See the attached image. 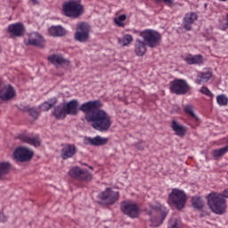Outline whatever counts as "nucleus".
Segmentation results:
<instances>
[{"label": "nucleus", "instance_id": "f257e3e1", "mask_svg": "<svg viewBox=\"0 0 228 228\" xmlns=\"http://www.w3.org/2000/svg\"><path fill=\"white\" fill-rule=\"evenodd\" d=\"M100 101H89L81 104L79 110L84 112L85 119L92 127L101 133L110 130L112 125L111 117L103 110H100Z\"/></svg>", "mask_w": 228, "mask_h": 228}, {"label": "nucleus", "instance_id": "f03ea898", "mask_svg": "<svg viewBox=\"0 0 228 228\" xmlns=\"http://www.w3.org/2000/svg\"><path fill=\"white\" fill-rule=\"evenodd\" d=\"M141 38H136L134 44V52L136 56L142 57L146 54L147 49L157 48L160 45L162 35L154 29H144L139 32Z\"/></svg>", "mask_w": 228, "mask_h": 228}, {"label": "nucleus", "instance_id": "7ed1b4c3", "mask_svg": "<svg viewBox=\"0 0 228 228\" xmlns=\"http://www.w3.org/2000/svg\"><path fill=\"white\" fill-rule=\"evenodd\" d=\"M145 212L152 227H159L168 215V209L163 207L161 203L149 205L146 207Z\"/></svg>", "mask_w": 228, "mask_h": 228}, {"label": "nucleus", "instance_id": "20e7f679", "mask_svg": "<svg viewBox=\"0 0 228 228\" xmlns=\"http://www.w3.org/2000/svg\"><path fill=\"white\" fill-rule=\"evenodd\" d=\"M208 205L216 215H223L226 211V200L218 192H210L208 196Z\"/></svg>", "mask_w": 228, "mask_h": 228}, {"label": "nucleus", "instance_id": "39448f33", "mask_svg": "<svg viewBox=\"0 0 228 228\" xmlns=\"http://www.w3.org/2000/svg\"><path fill=\"white\" fill-rule=\"evenodd\" d=\"M84 12V7L79 0H70L64 4V14L69 18L77 19Z\"/></svg>", "mask_w": 228, "mask_h": 228}, {"label": "nucleus", "instance_id": "423d86ee", "mask_svg": "<svg viewBox=\"0 0 228 228\" xmlns=\"http://www.w3.org/2000/svg\"><path fill=\"white\" fill-rule=\"evenodd\" d=\"M168 198L169 201H171L177 209L181 210L185 207L187 196L184 191H180V189H172Z\"/></svg>", "mask_w": 228, "mask_h": 228}, {"label": "nucleus", "instance_id": "0eeeda50", "mask_svg": "<svg viewBox=\"0 0 228 228\" xmlns=\"http://www.w3.org/2000/svg\"><path fill=\"white\" fill-rule=\"evenodd\" d=\"M90 27L86 23L77 25L74 34V39L79 43H86L90 38Z\"/></svg>", "mask_w": 228, "mask_h": 228}, {"label": "nucleus", "instance_id": "6e6552de", "mask_svg": "<svg viewBox=\"0 0 228 228\" xmlns=\"http://www.w3.org/2000/svg\"><path fill=\"white\" fill-rule=\"evenodd\" d=\"M121 211L131 218H137L141 210L134 201H123L121 203Z\"/></svg>", "mask_w": 228, "mask_h": 228}, {"label": "nucleus", "instance_id": "1a4fd4ad", "mask_svg": "<svg viewBox=\"0 0 228 228\" xmlns=\"http://www.w3.org/2000/svg\"><path fill=\"white\" fill-rule=\"evenodd\" d=\"M69 176L80 181H91L93 179V175L88 171L82 169L79 167H73L69 169Z\"/></svg>", "mask_w": 228, "mask_h": 228}, {"label": "nucleus", "instance_id": "9d476101", "mask_svg": "<svg viewBox=\"0 0 228 228\" xmlns=\"http://www.w3.org/2000/svg\"><path fill=\"white\" fill-rule=\"evenodd\" d=\"M99 198L107 205H112L118 202L119 199V192L112 191L110 187H107L101 194Z\"/></svg>", "mask_w": 228, "mask_h": 228}, {"label": "nucleus", "instance_id": "9b49d317", "mask_svg": "<svg viewBox=\"0 0 228 228\" xmlns=\"http://www.w3.org/2000/svg\"><path fill=\"white\" fill-rule=\"evenodd\" d=\"M189 85L183 79H175L171 82L170 91L177 95L186 94L189 92Z\"/></svg>", "mask_w": 228, "mask_h": 228}, {"label": "nucleus", "instance_id": "f8f14e48", "mask_svg": "<svg viewBox=\"0 0 228 228\" xmlns=\"http://www.w3.org/2000/svg\"><path fill=\"white\" fill-rule=\"evenodd\" d=\"M24 43L27 46H37L42 48L44 47L45 39L37 32H32L25 37Z\"/></svg>", "mask_w": 228, "mask_h": 228}, {"label": "nucleus", "instance_id": "ddd939ff", "mask_svg": "<svg viewBox=\"0 0 228 228\" xmlns=\"http://www.w3.org/2000/svg\"><path fill=\"white\" fill-rule=\"evenodd\" d=\"M33 151L26 147H20L14 151V159L20 162H26L32 159Z\"/></svg>", "mask_w": 228, "mask_h": 228}, {"label": "nucleus", "instance_id": "4468645a", "mask_svg": "<svg viewBox=\"0 0 228 228\" xmlns=\"http://www.w3.org/2000/svg\"><path fill=\"white\" fill-rule=\"evenodd\" d=\"M16 96V91L11 85L4 86L0 89V99L4 102H9Z\"/></svg>", "mask_w": 228, "mask_h": 228}, {"label": "nucleus", "instance_id": "2eb2a0df", "mask_svg": "<svg viewBox=\"0 0 228 228\" xmlns=\"http://www.w3.org/2000/svg\"><path fill=\"white\" fill-rule=\"evenodd\" d=\"M110 139L108 137H102L101 135H96L94 137H86L85 143L92 146H104L108 144Z\"/></svg>", "mask_w": 228, "mask_h": 228}, {"label": "nucleus", "instance_id": "dca6fc26", "mask_svg": "<svg viewBox=\"0 0 228 228\" xmlns=\"http://www.w3.org/2000/svg\"><path fill=\"white\" fill-rule=\"evenodd\" d=\"M198 20V14L191 12L185 14L183 17V28L186 31H191L192 25Z\"/></svg>", "mask_w": 228, "mask_h": 228}, {"label": "nucleus", "instance_id": "f3484780", "mask_svg": "<svg viewBox=\"0 0 228 228\" xmlns=\"http://www.w3.org/2000/svg\"><path fill=\"white\" fill-rule=\"evenodd\" d=\"M9 33L11 37H21L25 33L24 24L20 22L11 24L9 26Z\"/></svg>", "mask_w": 228, "mask_h": 228}, {"label": "nucleus", "instance_id": "a211bd4d", "mask_svg": "<svg viewBox=\"0 0 228 228\" xmlns=\"http://www.w3.org/2000/svg\"><path fill=\"white\" fill-rule=\"evenodd\" d=\"M48 61L55 66H69L70 62L61 54H52L48 56Z\"/></svg>", "mask_w": 228, "mask_h": 228}, {"label": "nucleus", "instance_id": "6ab92c4d", "mask_svg": "<svg viewBox=\"0 0 228 228\" xmlns=\"http://www.w3.org/2000/svg\"><path fill=\"white\" fill-rule=\"evenodd\" d=\"M77 153V147L74 144H66L61 150V157L62 159L73 158Z\"/></svg>", "mask_w": 228, "mask_h": 228}, {"label": "nucleus", "instance_id": "aec40b11", "mask_svg": "<svg viewBox=\"0 0 228 228\" xmlns=\"http://www.w3.org/2000/svg\"><path fill=\"white\" fill-rule=\"evenodd\" d=\"M213 77V73L210 69H205L204 71H200L197 75L196 83L198 85H202L210 80Z\"/></svg>", "mask_w": 228, "mask_h": 228}, {"label": "nucleus", "instance_id": "412c9836", "mask_svg": "<svg viewBox=\"0 0 228 228\" xmlns=\"http://www.w3.org/2000/svg\"><path fill=\"white\" fill-rule=\"evenodd\" d=\"M184 61L188 65H201L204 62V58L200 54H195V55L188 54L184 58Z\"/></svg>", "mask_w": 228, "mask_h": 228}, {"label": "nucleus", "instance_id": "4be33fe9", "mask_svg": "<svg viewBox=\"0 0 228 228\" xmlns=\"http://www.w3.org/2000/svg\"><path fill=\"white\" fill-rule=\"evenodd\" d=\"M64 109L66 110V113L68 115H77L78 109V101L71 100L66 103H63Z\"/></svg>", "mask_w": 228, "mask_h": 228}, {"label": "nucleus", "instance_id": "5701e85b", "mask_svg": "<svg viewBox=\"0 0 228 228\" xmlns=\"http://www.w3.org/2000/svg\"><path fill=\"white\" fill-rule=\"evenodd\" d=\"M171 128L177 136H184L186 134V126L180 125L176 120H173L171 123Z\"/></svg>", "mask_w": 228, "mask_h": 228}, {"label": "nucleus", "instance_id": "b1692460", "mask_svg": "<svg viewBox=\"0 0 228 228\" xmlns=\"http://www.w3.org/2000/svg\"><path fill=\"white\" fill-rule=\"evenodd\" d=\"M20 140H21L23 142L33 145L34 147H40L41 145V140L38 136L29 137L28 135L21 134L20 135Z\"/></svg>", "mask_w": 228, "mask_h": 228}, {"label": "nucleus", "instance_id": "393cba45", "mask_svg": "<svg viewBox=\"0 0 228 228\" xmlns=\"http://www.w3.org/2000/svg\"><path fill=\"white\" fill-rule=\"evenodd\" d=\"M48 33L52 37H61L66 35V30L62 26H52L48 28Z\"/></svg>", "mask_w": 228, "mask_h": 228}, {"label": "nucleus", "instance_id": "a878e982", "mask_svg": "<svg viewBox=\"0 0 228 228\" xmlns=\"http://www.w3.org/2000/svg\"><path fill=\"white\" fill-rule=\"evenodd\" d=\"M183 110L185 113H187L190 116V118L192 122L198 123L199 122V118L194 112V108L191 104L184 105Z\"/></svg>", "mask_w": 228, "mask_h": 228}, {"label": "nucleus", "instance_id": "bb28decb", "mask_svg": "<svg viewBox=\"0 0 228 228\" xmlns=\"http://www.w3.org/2000/svg\"><path fill=\"white\" fill-rule=\"evenodd\" d=\"M56 103L57 98L53 97L48 100V102L41 103V105H39V110H41V111H49L52 109V107H53Z\"/></svg>", "mask_w": 228, "mask_h": 228}, {"label": "nucleus", "instance_id": "cd10ccee", "mask_svg": "<svg viewBox=\"0 0 228 228\" xmlns=\"http://www.w3.org/2000/svg\"><path fill=\"white\" fill-rule=\"evenodd\" d=\"M66 115L67 110H65V104L62 103L55 107V110H53V116H55V118L61 119L64 118Z\"/></svg>", "mask_w": 228, "mask_h": 228}, {"label": "nucleus", "instance_id": "c85d7f7f", "mask_svg": "<svg viewBox=\"0 0 228 228\" xmlns=\"http://www.w3.org/2000/svg\"><path fill=\"white\" fill-rule=\"evenodd\" d=\"M12 165L8 161L0 162V176L7 175L10 172Z\"/></svg>", "mask_w": 228, "mask_h": 228}, {"label": "nucleus", "instance_id": "c756f323", "mask_svg": "<svg viewBox=\"0 0 228 228\" xmlns=\"http://www.w3.org/2000/svg\"><path fill=\"white\" fill-rule=\"evenodd\" d=\"M133 37L131 35H125L123 38H118V43L121 46H127L133 42Z\"/></svg>", "mask_w": 228, "mask_h": 228}, {"label": "nucleus", "instance_id": "7c9ffc66", "mask_svg": "<svg viewBox=\"0 0 228 228\" xmlns=\"http://www.w3.org/2000/svg\"><path fill=\"white\" fill-rule=\"evenodd\" d=\"M192 207L198 210H201L204 208V201L202 198H192Z\"/></svg>", "mask_w": 228, "mask_h": 228}, {"label": "nucleus", "instance_id": "2f4dec72", "mask_svg": "<svg viewBox=\"0 0 228 228\" xmlns=\"http://www.w3.org/2000/svg\"><path fill=\"white\" fill-rule=\"evenodd\" d=\"M183 223L180 219H176L175 217L169 219L167 228H182Z\"/></svg>", "mask_w": 228, "mask_h": 228}, {"label": "nucleus", "instance_id": "473e14b6", "mask_svg": "<svg viewBox=\"0 0 228 228\" xmlns=\"http://www.w3.org/2000/svg\"><path fill=\"white\" fill-rule=\"evenodd\" d=\"M126 20V15L121 14L114 19V23L118 28H124Z\"/></svg>", "mask_w": 228, "mask_h": 228}, {"label": "nucleus", "instance_id": "72a5a7b5", "mask_svg": "<svg viewBox=\"0 0 228 228\" xmlns=\"http://www.w3.org/2000/svg\"><path fill=\"white\" fill-rule=\"evenodd\" d=\"M216 102L221 107L227 106L228 105V96L224 94L217 95Z\"/></svg>", "mask_w": 228, "mask_h": 228}, {"label": "nucleus", "instance_id": "f704fd0d", "mask_svg": "<svg viewBox=\"0 0 228 228\" xmlns=\"http://www.w3.org/2000/svg\"><path fill=\"white\" fill-rule=\"evenodd\" d=\"M228 152V146L214 150L213 156L215 159H219L220 157L224 156L225 153Z\"/></svg>", "mask_w": 228, "mask_h": 228}, {"label": "nucleus", "instance_id": "c9c22d12", "mask_svg": "<svg viewBox=\"0 0 228 228\" xmlns=\"http://www.w3.org/2000/svg\"><path fill=\"white\" fill-rule=\"evenodd\" d=\"M28 115H30L32 118L37 119V118L39 117V111L37 108H28Z\"/></svg>", "mask_w": 228, "mask_h": 228}, {"label": "nucleus", "instance_id": "e433bc0d", "mask_svg": "<svg viewBox=\"0 0 228 228\" xmlns=\"http://www.w3.org/2000/svg\"><path fill=\"white\" fill-rule=\"evenodd\" d=\"M200 92L202 94H204V95H206V96H208V97H209V98H213V96H214L213 93H212V92L210 91V89H209L208 87H207V86H202V87L200 88Z\"/></svg>", "mask_w": 228, "mask_h": 228}, {"label": "nucleus", "instance_id": "4c0bfd02", "mask_svg": "<svg viewBox=\"0 0 228 228\" xmlns=\"http://www.w3.org/2000/svg\"><path fill=\"white\" fill-rule=\"evenodd\" d=\"M134 147L139 151H143L147 145L145 142H139L134 144Z\"/></svg>", "mask_w": 228, "mask_h": 228}, {"label": "nucleus", "instance_id": "58836bf2", "mask_svg": "<svg viewBox=\"0 0 228 228\" xmlns=\"http://www.w3.org/2000/svg\"><path fill=\"white\" fill-rule=\"evenodd\" d=\"M218 195H221V199H227L228 198V189H225L224 191V192H222L221 194L219 192H217Z\"/></svg>", "mask_w": 228, "mask_h": 228}, {"label": "nucleus", "instance_id": "ea45409f", "mask_svg": "<svg viewBox=\"0 0 228 228\" xmlns=\"http://www.w3.org/2000/svg\"><path fill=\"white\" fill-rule=\"evenodd\" d=\"M5 221H6L5 216L3 214V212H0V222H5Z\"/></svg>", "mask_w": 228, "mask_h": 228}, {"label": "nucleus", "instance_id": "a19ab883", "mask_svg": "<svg viewBox=\"0 0 228 228\" xmlns=\"http://www.w3.org/2000/svg\"><path fill=\"white\" fill-rule=\"evenodd\" d=\"M226 20H227V22L225 23V25L224 27H222V30H226V28H228V14H227Z\"/></svg>", "mask_w": 228, "mask_h": 228}, {"label": "nucleus", "instance_id": "79ce46f5", "mask_svg": "<svg viewBox=\"0 0 228 228\" xmlns=\"http://www.w3.org/2000/svg\"><path fill=\"white\" fill-rule=\"evenodd\" d=\"M161 2H164V3L168 4H173L172 0H161Z\"/></svg>", "mask_w": 228, "mask_h": 228}, {"label": "nucleus", "instance_id": "37998d69", "mask_svg": "<svg viewBox=\"0 0 228 228\" xmlns=\"http://www.w3.org/2000/svg\"><path fill=\"white\" fill-rule=\"evenodd\" d=\"M154 2H155L156 4H161V3H162V0H154Z\"/></svg>", "mask_w": 228, "mask_h": 228}, {"label": "nucleus", "instance_id": "c03bdc74", "mask_svg": "<svg viewBox=\"0 0 228 228\" xmlns=\"http://www.w3.org/2000/svg\"><path fill=\"white\" fill-rule=\"evenodd\" d=\"M34 4H37V0H31Z\"/></svg>", "mask_w": 228, "mask_h": 228}, {"label": "nucleus", "instance_id": "a18cd8bd", "mask_svg": "<svg viewBox=\"0 0 228 228\" xmlns=\"http://www.w3.org/2000/svg\"><path fill=\"white\" fill-rule=\"evenodd\" d=\"M89 169L94 170V167L92 166H89Z\"/></svg>", "mask_w": 228, "mask_h": 228}, {"label": "nucleus", "instance_id": "49530a36", "mask_svg": "<svg viewBox=\"0 0 228 228\" xmlns=\"http://www.w3.org/2000/svg\"><path fill=\"white\" fill-rule=\"evenodd\" d=\"M219 2H227V0H219Z\"/></svg>", "mask_w": 228, "mask_h": 228}, {"label": "nucleus", "instance_id": "de8ad7c7", "mask_svg": "<svg viewBox=\"0 0 228 228\" xmlns=\"http://www.w3.org/2000/svg\"><path fill=\"white\" fill-rule=\"evenodd\" d=\"M2 84H3V83H2V81L0 80V87L2 86Z\"/></svg>", "mask_w": 228, "mask_h": 228}]
</instances>
